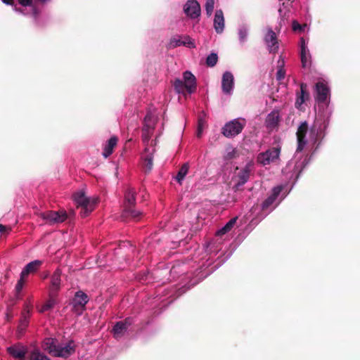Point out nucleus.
<instances>
[{"instance_id":"nucleus-1","label":"nucleus","mask_w":360,"mask_h":360,"mask_svg":"<svg viewBox=\"0 0 360 360\" xmlns=\"http://www.w3.org/2000/svg\"><path fill=\"white\" fill-rule=\"evenodd\" d=\"M155 129V119L150 113H148L143 120L142 129V141L145 146L143 152L141 154L140 165L143 172L149 173L153 169V154L155 151L153 140L150 137L153 134Z\"/></svg>"},{"instance_id":"nucleus-2","label":"nucleus","mask_w":360,"mask_h":360,"mask_svg":"<svg viewBox=\"0 0 360 360\" xmlns=\"http://www.w3.org/2000/svg\"><path fill=\"white\" fill-rule=\"evenodd\" d=\"M73 199L77 206L81 207L80 214L82 217H87L94 210L98 202L97 198H89L83 191L76 192L73 195Z\"/></svg>"},{"instance_id":"nucleus-3","label":"nucleus","mask_w":360,"mask_h":360,"mask_svg":"<svg viewBox=\"0 0 360 360\" xmlns=\"http://www.w3.org/2000/svg\"><path fill=\"white\" fill-rule=\"evenodd\" d=\"M89 301V298L84 292L82 290L77 291L70 303L72 311L77 316L82 315L86 309V305Z\"/></svg>"},{"instance_id":"nucleus-4","label":"nucleus","mask_w":360,"mask_h":360,"mask_svg":"<svg viewBox=\"0 0 360 360\" xmlns=\"http://www.w3.org/2000/svg\"><path fill=\"white\" fill-rule=\"evenodd\" d=\"M250 176V169L249 166L246 165L233 177L235 184L232 187V190L234 192L242 191V186L248 181Z\"/></svg>"},{"instance_id":"nucleus-5","label":"nucleus","mask_w":360,"mask_h":360,"mask_svg":"<svg viewBox=\"0 0 360 360\" xmlns=\"http://www.w3.org/2000/svg\"><path fill=\"white\" fill-rule=\"evenodd\" d=\"M281 148L274 147L264 153H259L257 157V161L262 165H269L279 158Z\"/></svg>"},{"instance_id":"nucleus-6","label":"nucleus","mask_w":360,"mask_h":360,"mask_svg":"<svg viewBox=\"0 0 360 360\" xmlns=\"http://www.w3.org/2000/svg\"><path fill=\"white\" fill-rule=\"evenodd\" d=\"M133 318H127L124 321H117L112 328V332L116 339L124 336L133 324Z\"/></svg>"},{"instance_id":"nucleus-7","label":"nucleus","mask_w":360,"mask_h":360,"mask_svg":"<svg viewBox=\"0 0 360 360\" xmlns=\"http://www.w3.org/2000/svg\"><path fill=\"white\" fill-rule=\"evenodd\" d=\"M41 217L49 224L62 223L66 220L68 215L65 211H48L41 214Z\"/></svg>"},{"instance_id":"nucleus-8","label":"nucleus","mask_w":360,"mask_h":360,"mask_svg":"<svg viewBox=\"0 0 360 360\" xmlns=\"http://www.w3.org/2000/svg\"><path fill=\"white\" fill-rule=\"evenodd\" d=\"M75 351V345L72 341L68 343H58L56 348L51 349L52 353L56 356L68 357L72 355Z\"/></svg>"},{"instance_id":"nucleus-9","label":"nucleus","mask_w":360,"mask_h":360,"mask_svg":"<svg viewBox=\"0 0 360 360\" xmlns=\"http://www.w3.org/2000/svg\"><path fill=\"white\" fill-rule=\"evenodd\" d=\"M244 127V124L240 123L238 120H234L226 123L222 128V134L228 138L239 134Z\"/></svg>"},{"instance_id":"nucleus-10","label":"nucleus","mask_w":360,"mask_h":360,"mask_svg":"<svg viewBox=\"0 0 360 360\" xmlns=\"http://www.w3.org/2000/svg\"><path fill=\"white\" fill-rule=\"evenodd\" d=\"M264 41L267 49L271 53H276L278 51L279 44L276 34L272 29H268L264 37Z\"/></svg>"},{"instance_id":"nucleus-11","label":"nucleus","mask_w":360,"mask_h":360,"mask_svg":"<svg viewBox=\"0 0 360 360\" xmlns=\"http://www.w3.org/2000/svg\"><path fill=\"white\" fill-rule=\"evenodd\" d=\"M309 127L308 124L306 121L302 122L300 125L298 127L297 131L296 132L297 140V152H300L303 150L304 147L307 144V141L305 139L306 134L308 131Z\"/></svg>"},{"instance_id":"nucleus-12","label":"nucleus","mask_w":360,"mask_h":360,"mask_svg":"<svg viewBox=\"0 0 360 360\" xmlns=\"http://www.w3.org/2000/svg\"><path fill=\"white\" fill-rule=\"evenodd\" d=\"M185 13L192 19L200 15V6L196 0L188 1L184 6Z\"/></svg>"},{"instance_id":"nucleus-13","label":"nucleus","mask_w":360,"mask_h":360,"mask_svg":"<svg viewBox=\"0 0 360 360\" xmlns=\"http://www.w3.org/2000/svg\"><path fill=\"white\" fill-rule=\"evenodd\" d=\"M330 90L328 86L322 82L315 84V100L318 103H325L329 95Z\"/></svg>"},{"instance_id":"nucleus-14","label":"nucleus","mask_w":360,"mask_h":360,"mask_svg":"<svg viewBox=\"0 0 360 360\" xmlns=\"http://www.w3.org/2000/svg\"><path fill=\"white\" fill-rule=\"evenodd\" d=\"M281 121L280 112L278 110L271 111L265 120V126L269 131H272L278 127Z\"/></svg>"},{"instance_id":"nucleus-15","label":"nucleus","mask_w":360,"mask_h":360,"mask_svg":"<svg viewBox=\"0 0 360 360\" xmlns=\"http://www.w3.org/2000/svg\"><path fill=\"white\" fill-rule=\"evenodd\" d=\"M124 199V213L130 214L132 217H134L135 193L134 191H128L125 193Z\"/></svg>"},{"instance_id":"nucleus-16","label":"nucleus","mask_w":360,"mask_h":360,"mask_svg":"<svg viewBox=\"0 0 360 360\" xmlns=\"http://www.w3.org/2000/svg\"><path fill=\"white\" fill-rule=\"evenodd\" d=\"M6 350L15 359H22L27 353V347L21 343L13 345L7 347Z\"/></svg>"},{"instance_id":"nucleus-17","label":"nucleus","mask_w":360,"mask_h":360,"mask_svg":"<svg viewBox=\"0 0 360 360\" xmlns=\"http://www.w3.org/2000/svg\"><path fill=\"white\" fill-rule=\"evenodd\" d=\"M233 75L230 72H225L222 76L221 89L224 94H230L234 84Z\"/></svg>"},{"instance_id":"nucleus-18","label":"nucleus","mask_w":360,"mask_h":360,"mask_svg":"<svg viewBox=\"0 0 360 360\" xmlns=\"http://www.w3.org/2000/svg\"><path fill=\"white\" fill-rule=\"evenodd\" d=\"M310 98L309 91H307V84L302 83L300 84V92L297 93V99L295 106L298 109H302V104Z\"/></svg>"},{"instance_id":"nucleus-19","label":"nucleus","mask_w":360,"mask_h":360,"mask_svg":"<svg viewBox=\"0 0 360 360\" xmlns=\"http://www.w3.org/2000/svg\"><path fill=\"white\" fill-rule=\"evenodd\" d=\"M184 82L188 94H192L196 90V79L195 77L189 71L184 73Z\"/></svg>"},{"instance_id":"nucleus-20","label":"nucleus","mask_w":360,"mask_h":360,"mask_svg":"<svg viewBox=\"0 0 360 360\" xmlns=\"http://www.w3.org/2000/svg\"><path fill=\"white\" fill-rule=\"evenodd\" d=\"M214 28L217 33L221 34L224 29V18L221 10H217L214 18Z\"/></svg>"},{"instance_id":"nucleus-21","label":"nucleus","mask_w":360,"mask_h":360,"mask_svg":"<svg viewBox=\"0 0 360 360\" xmlns=\"http://www.w3.org/2000/svg\"><path fill=\"white\" fill-rule=\"evenodd\" d=\"M42 264V261L39 259H35L29 262L22 270L20 274L22 278H25L31 273L36 272L37 269Z\"/></svg>"},{"instance_id":"nucleus-22","label":"nucleus","mask_w":360,"mask_h":360,"mask_svg":"<svg viewBox=\"0 0 360 360\" xmlns=\"http://www.w3.org/2000/svg\"><path fill=\"white\" fill-rule=\"evenodd\" d=\"M282 186H276L272 189V193L263 202L262 205V210H266L276 200L282 191Z\"/></svg>"},{"instance_id":"nucleus-23","label":"nucleus","mask_w":360,"mask_h":360,"mask_svg":"<svg viewBox=\"0 0 360 360\" xmlns=\"http://www.w3.org/2000/svg\"><path fill=\"white\" fill-rule=\"evenodd\" d=\"M117 143V138L115 136L110 137V139L103 146V156L105 158H108L113 152V148Z\"/></svg>"},{"instance_id":"nucleus-24","label":"nucleus","mask_w":360,"mask_h":360,"mask_svg":"<svg viewBox=\"0 0 360 360\" xmlns=\"http://www.w3.org/2000/svg\"><path fill=\"white\" fill-rule=\"evenodd\" d=\"M61 270L60 269H56L53 272L51 279V289L52 291H57L60 287L61 283Z\"/></svg>"},{"instance_id":"nucleus-25","label":"nucleus","mask_w":360,"mask_h":360,"mask_svg":"<svg viewBox=\"0 0 360 360\" xmlns=\"http://www.w3.org/2000/svg\"><path fill=\"white\" fill-rule=\"evenodd\" d=\"M30 321H26L20 319L19 324L18 326L15 335L18 339H20L25 334L27 328L28 327Z\"/></svg>"},{"instance_id":"nucleus-26","label":"nucleus","mask_w":360,"mask_h":360,"mask_svg":"<svg viewBox=\"0 0 360 360\" xmlns=\"http://www.w3.org/2000/svg\"><path fill=\"white\" fill-rule=\"evenodd\" d=\"M239 156L238 150L231 146H227L226 147V151L224 155V159L225 160H231L236 159Z\"/></svg>"},{"instance_id":"nucleus-27","label":"nucleus","mask_w":360,"mask_h":360,"mask_svg":"<svg viewBox=\"0 0 360 360\" xmlns=\"http://www.w3.org/2000/svg\"><path fill=\"white\" fill-rule=\"evenodd\" d=\"M189 169V165L188 163H184L181 168L179 169L176 179L180 184H181L182 181L184 180L186 175L188 174Z\"/></svg>"},{"instance_id":"nucleus-28","label":"nucleus","mask_w":360,"mask_h":360,"mask_svg":"<svg viewBox=\"0 0 360 360\" xmlns=\"http://www.w3.org/2000/svg\"><path fill=\"white\" fill-rule=\"evenodd\" d=\"M300 57L301 62L303 68H306L309 64H310V58L311 56L309 54V51L307 49H302L300 51Z\"/></svg>"},{"instance_id":"nucleus-29","label":"nucleus","mask_w":360,"mask_h":360,"mask_svg":"<svg viewBox=\"0 0 360 360\" xmlns=\"http://www.w3.org/2000/svg\"><path fill=\"white\" fill-rule=\"evenodd\" d=\"M32 307L30 303H25L23 310L21 312L20 319L26 321H30L32 316Z\"/></svg>"},{"instance_id":"nucleus-30","label":"nucleus","mask_w":360,"mask_h":360,"mask_svg":"<svg viewBox=\"0 0 360 360\" xmlns=\"http://www.w3.org/2000/svg\"><path fill=\"white\" fill-rule=\"evenodd\" d=\"M236 218H233L221 229L217 232V236H223L231 230L233 225L236 224Z\"/></svg>"},{"instance_id":"nucleus-31","label":"nucleus","mask_w":360,"mask_h":360,"mask_svg":"<svg viewBox=\"0 0 360 360\" xmlns=\"http://www.w3.org/2000/svg\"><path fill=\"white\" fill-rule=\"evenodd\" d=\"M174 87L175 91L179 94H186L187 93L185 82H184L183 80L176 79L174 82Z\"/></svg>"},{"instance_id":"nucleus-32","label":"nucleus","mask_w":360,"mask_h":360,"mask_svg":"<svg viewBox=\"0 0 360 360\" xmlns=\"http://www.w3.org/2000/svg\"><path fill=\"white\" fill-rule=\"evenodd\" d=\"M30 360H51L46 354L38 349L33 350L30 354Z\"/></svg>"},{"instance_id":"nucleus-33","label":"nucleus","mask_w":360,"mask_h":360,"mask_svg":"<svg viewBox=\"0 0 360 360\" xmlns=\"http://www.w3.org/2000/svg\"><path fill=\"white\" fill-rule=\"evenodd\" d=\"M58 342L53 338H47L44 341V348L51 353V349L56 348Z\"/></svg>"},{"instance_id":"nucleus-34","label":"nucleus","mask_w":360,"mask_h":360,"mask_svg":"<svg viewBox=\"0 0 360 360\" xmlns=\"http://www.w3.org/2000/svg\"><path fill=\"white\" fill-rule=\"evenodd\" d=\"M218 61V56L215 53L210 54L206 59V65L208 67H214Z\"/></svg>"},{"instance_id":"nucleus-35","label":"nucleus","mask_w":360,"mask_h":360,"mask_svg":"<svg viewBox=\"0 0 360 360\" xmlns=\"http://www.w3.org/2000/svg\"><path fill=\"white\" fill-rule=\"evenodd\" d=\"M186 42L185 41H181L180 39H177L176 37H173L170 39L169 43V49H174L177 46H181V45H186Z\"/></svg>"},{"instance_id":"nucleus-36","label":"nucleus","mask_w":360,"mask_h":360,"mask_svg":"<svg viewBox=\"0 0 360 360\" xmlns=\"http://www.w3.org/2000/svg\"><path fill=\"white\" fill-rule=\"evenodd\" d=\"M248 34V30L245 27H240L238 30V37L240 44H243L247 40Z\"/></svg>"},{"instance_id":"nucleus-37","label":"nucleus","mask_w":360,"mask_h":360,"mask_svg":"<svg viewBox=\"0 0 360 360\" xmlns=\"http://www.w3.org/2000/svg\"><path fill=\"white\" fill-rule=\"evenodd\" d=\"M55 305V301L53 300H48L39 309V313H44L51 309Z\"/></svg>"},{"instance_id":"nucleus-38","label":"nucleus","mask_w":360,"mask_h":360,"mask_svg":"<svg viewBox=\"0 0 360 360\" xmlns=\"http://www.w3.org/2000/svg\"><path fill=\"white\" fill-rule=\"evenodd\" d=\"M214 0H206L205 11L208 16L212 14L214 10Z\"/></svg>"},{"instance_id":"nucleus-39","label":"nucleus","mask_w":360,"mask_h":360,"mask_svg":"<svg viewBox=\"0 0 360 360\" xmlns=\"http://www.w3.org/2000/svg\"><path fill=\"white\" fill-rule=\"evenodd\" d=\"M204 122L202 119L198 120L197 136L200 138L201 136Z\"/></svg>"},{"instance_id":"nucleus-40","label":"nucleus","mask_w":360,"mask_h":360,"mask_svg":"<svg viewBox=\"0 0 360 360\" xmlns=\"http://www.w3.org/2000/svg\"><path fill=\"white\" fill-rule=\"evenodd\" d=\"M292 30L294 31H295V32L296 31H302V25L298 22H297L296 20H294L292 22Z\"/></svg>"},{"instance_id":"nucleus-41","label":"nucleus","mask_w":360,"mask_h":360,"mask_svg":"<svg viewBox=\"0 0 360 360\" xmlns=\"http://www.w3.org/2000/svg\"><path fill=\"white\" fill-rule=\"evenodd\" d=\"M24 278H22L20 276V278L19 279V281H18L16 285H15V289L18 292H20L21 291V290L22 289V287H23V284H24V281H23Z\"/></svg>"},{"instance_id":"nucleus-42","label":"nucleus","mask_w":360,"mask_h":360,"mask_svg":"<svg viewBox=\"0 0 360 360\" xmlns=\"http://www.w3.org/2000/svg\"><path fill=\"white\" fill-rule=\"evenodd\" d=\"M285 77V70L282 68H280L276 73V79L278 80H282Z\"/></svg>"},{"instance_id":"nucleus-43","label":"nucleus","mask_w":360,"mask_h":360,"mask_svg":"<svg viewBox=\"0 0 360 360\" xmlns=\"http://www.w3.org/2000/svg\"><path fill=\"white\" fill-rule=\"evenodd\" d=\"M188 41H185L186 42V44L185 46H187L188 47H194L193 41H191L189 37H187Z\"/></svg>"},{"instance_id":"nucleus-44","label":"nucleus","mask_w":360,"mask_h":360,"mask_svg":"<svg viewBox=\"0 0 360 360\" xmlns=\"http://www.w3.org/2000/svg\"><path fill=\"white\" fill-rule=\"evenodd\" d=\"M300 42H301V44H300L301 49H303V48L307 49V46L305 44V41H304V38H301Z\"/></svg>"},{"instance_id":"nucleus-45","label":"nucleus","mask_w":360,"mask_h":360,"mask_svg":"<svg viewBox=\"0 0 360 360\" xmlns=\"http://www.w3.org/2000/svg\"><path fill=\"white\" fill-rule=\"evenodd\" d=\"M2 2L6 5H11L12 4V0H1Z\"/></svg>"},{"instance_id":"nucleus-46","label":"nucleus","mask_w":360,"mask_h":360,"mask_svg":"<svg viewBox=\"0 0 360 360\" xmlns=\"http://www.w3.org/2000/svg\"><path fill=\"white\" fill-rule=\"evenodd\" d=\"M140 215H143V213H142V212H140L136 211V222H137L138 221H139V220H140V218H139V216H140Z\"/></svg>"},{"instance_id":"nucleus-47","label":"nucleus","mask_w":360,"mask_h":360,"mask_svg":"<svg viewBox=\"0 0 360 360\" xmlns=\"http://www.w3.org/2000/svg\"><path fill=\"white\" fill-rule=\"evenodd\" d=\"M6 229V226L2 225V224H0V233H3Z\"/></svg>"},{"instance_id":"nucleus-48","label":"nucleus","mask_w":360,"mask_h":360,"mask_svg":"<svg viewBox=\"0 0 360 360\" xmlns=\"http://www.w3.org/2000/svg\"><path fill=\"white\" fill-rule=\"evenodd\" d=\"M32 10H33V14H34V17H36L37 16V9L34 7H32Z\"/></svg>"},{"instance_id":"nucleus-49","label":"nucleus","mask_w":360,"mask_h":360,"mask_svg":"<svg viewBox=\"0 0 360 360\" xmlns=\"http://www.w3.org/2000/svg\"><path fill=\"white\" fill-rule=\"evenodd\" d=\"M14 10H15L16 12L22 13V11L21 10H20V9H18V8H16V6H15V7H14Z\"/></svg>"}]
</instances>
